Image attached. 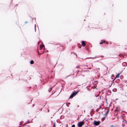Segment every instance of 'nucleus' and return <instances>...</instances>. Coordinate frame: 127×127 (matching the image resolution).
<instances>
[{"label": "nucleus", "mask_w": 127, "mask_h": 127, "mask_svg": "<svg viewBox=\"0 0 127 127\" xmlns=\"http://www.w3.org/2000/svg\"><path fill=\"white\" fill-rule=\"evenodd\" d=\"M62 48H63V46L60 44H57L55 46V49L57 50L60 49Z\"/></svg>", "instance_id": "f257e3e1"}, {"label": "nucleus", "mask_w": 127, "mask_h": 127, "mask_svg": "<svg viewBox=\"0 0 127 127\" xmlns=\"http://www.w3.org/2000/svg\"><path fill=\"white\" fill-rule=\"evenodd\" d=\"M84 124V123L83 122H79L77 125L78 127H81Z\"/></svg>", "instance_id": "f03ea898"}, {"label": "nucleus", "mask_w": 127, "mask_h": 127, "mask_svg": "<svg viewBox=\"0 0 127 127\" xmlns=\"http://www.w3.org/2000/svg\"><path fill=\"white\" fill-rule=\"evenodd\" d=\"M78 92H75L72 93L70 96V98H72Z\"/></svg>", "instance_id": "7ed1b4c3"}, {"label": "nucleus", "mask_w": 127, "mask_h": 127, "mask_svg": "<svg viewBox=\"0 0 127 127\" xmlns=\"http://www.w3.org/2000/svg\"><path fill=\"white\" fill-rule=\"evenodd\" d=\"M100 124V122L99 121H95L94 124L96 126H97L98 125Z\"/></svg>", "instance_id": "20e7f679"}, {"label": "nucleus", "mask_w": 127, "mask_h": 127, "mask_svg": "<svg viewBox=\"0 0 127 127\" xmlns=\"http://www.w3.org/2000/svg\"><path fill=\"white\" fill-rule=\"evenodd\" d=\"M81 44L82 46L83 47L85 46L86 45L85 42L84 41H82Z\"/></svg>", "instance_id": "39448f33"}, {"label": "nucleus", "mask_w": 127, "mask_h": 127, "mask_svg": "<svg viewBox=\"0 0 127 127\" xmlns=\"http://www.w3.org/2000/svg\"><path fill=\"white\" fill-rule=\"evenodd\" d=\"M120 74H118L116 76L115 78L114 79V80H115V79L117 78H119L120 76Z\"/></svg>", "instance_id": "423d86ee"}, {"label": "nucleus", "mask_w": 127, "mask_h": 127, "mask_svg": "<svg viewBox=\"0 0 127 127\" xmlns=\"http://www.w3.org/2000/svg\"><path fill=\"white\" fill-rule=\"evenodd\" d=\"M44 45L43 44H41L39 46L40 47L42 48L44 47Z\"/></svg>", "instance_id": "0eeeda50"}, {"label": "nucleus", "mask_w": 127, "mask_h": 127, "mask_svg": "<svg viewBox=\"0 0 127 127\" xmlns=\"http://www.w3.org/2000/svg\"><path fill=\"white\" fill-rule=\"evenodd\" d=\"M105 40H103L101 42H100L99 43L100 44H103V43H105Z\"/></svg>", "instance_id": "6e6552de"}, {"label": "nucleus", "mask_w": 127, "mask_h": 127, "mask_svg": "<svg viewBox=\"0 0 127 127\" xmlns=\"http://www.w3.org/2000/svg\"><path fill=\"white\" fill-rule=\"evenodd\" d=\"M34 63V62L32 60L30 61V63L31 64H33Z\"/></svg>", "instance_id": "1a4fd4ad"}, {"label": "nucleus", "mask_w": 127, "mask_h": 127, "mask_svg": "<svg viewBox=\"0 0 127 127\" xmlns=\"http://www.w3.org/2000/svg\"><path fill=\"white\" fill-rule=\"evenodd\" d=\"M109 111L108 110L107 111H106V114H105L106 115L108 114V113L109 112Z\"/></svg>", "instance_id": "9d476101"}, {"label": "nucleus", "mask_w": 127, "mask_h": 127, "mask_svg": "<svg viewBox=\"0 0 127 127\" xmlns=\"http://www.w3.org/2000/svg\"><path fill=\"white\" fill-rule=\"evenodd\" d=\"M55 124H56L55 123V122L54 124L53 127H56Z\"/></svg>", "instance_id": "9b49d317"}, {"label": "nucleus", "mask_w": 127, "mask_h": 127, "mask_svg": "<svg viewBox=\"0 0 127 127\" xmlns=\"http://www.w3.org/2000/svg\"><path fill=\"white\" fill-rule=\"evenodd\" d=\"M30 123V122L29 121H28V122H26V123H25V124H24V125H25L26 124L28 123Z\"/></svg>", "instance_id": "f8f14e48"}, {"label": "nucleus", "mask_w": 127, "mask_h": 127, "mask_svg": "<svg viewBox=\"0 0 127 127\" xmlns=\"http://www.w3.org/2000/svg\"><path fill=\"white\" fill-rule=\"evenodd\" d=\"M71 127H75V125H72Z\"/></svg>", "instance_id": "ddd939ff"}, {"label": "nucleus", "mask_w": 127, "mask_h": 127, "mask_svg": "<svg viewBox=\"0 0 127 127\" xmlns=\"http://www.w3.org/2000/svg\"><path fill=\"white\" fill-rule=\"evenodd\" d=\"M106 44H108V43L107 42H105Z\"/></svg>", "instance_id": "4468645a"}, {"label": "nucleus", "mask_w": 127, "mask_h": 127, "mask_svg": "<svg viewBox=\"0 0 127 127\" xmlns=\"http://www.w3.org/2000/svg\"><path fill=\"white\" fill-rule=\"evenodd\" d=\"M110 127H114L113 125L111 126Z\"/></svg>", "instance_id": "2eb2a0df"}, {"label": "nucleus", "mask_w": 127, "mask_h": 127, "mask_svg": "<svg viewBox=\"0 0 127 127\" xmlns=\"http://www.w3.org/2000/svg\"><path fill=\"white\" fill-rule=\"evenodd\" d=\"M38 54H42L41 53L40 54L38 51Z\"/></svg>", "instance_id": "dca6fc26"}, {"label": "nucleus", "mask_w": 127, "mask_h": 127, "mask_svg": "<svg viewBox=\"0 0 127 127\" xmlns=\"http://www.w3.org/2000/svg\"><path fill=\"white\" fill-rule=\"evenodd\" d=\"M42 49V48H41V47H40V49H39V50H41V49Z\"/></svg>", "instance_id": "f3484780"}, {"label": "nucleus", "mask_w": 127, "mask_h": 127, "mask_svg": "<svg viewBox=\"0 0 127 127\" xmlns=\"http://www.w3.org/2000/svg\"><path fill=\"white\" fill-rule=\"evenodd\" d=\"M27 23V22H25V23Z\"/></svg>", "instance_id": "a211bd4d"}, {"label": "nucleus", "mask_w": 127, "mask_h": 127, "mask_svg": "<svg viewBox=\"0 0 127 127\" xmlns=\"http://www.w3.org/2000/svg\"><path fill=\"white\" fill-rule=\"evenodd\" d=\"M44 53V51L43 52V53H42V54H43V53Z\"/></svg>", "instance_id": "6ab92c4d"}, {"label": "nucleus", "mask_w": 127, "mask_h": 127, "mask_svg": "<svg viewBox=\"0 0 127 127\" xmlns=\"http://www.w3.org/2000/svg\"><path fill=\"white\" fill-rule=\"evenodd\" d=\"M79 48H81V47H79Z\"/></svg>", "instance_id": "aec40b11"}, {"label": "nucleus", "mask_w": 127, "mask_h": 127, "mask_svg": "<svg viewBox=\"0 0 127 127\" xmlns=\"http://www.w3.org/2000/svg\"><path fill=\"white\" fill-rule=\"evenodd\" d=\"M121 73H120V74H121Z\"/></svg>", "instance_id": "412c9836"}, {"label": "nucleus", "mask_w": 127, "mask_h": 127, "mask_svg": "<svg viewBox=\"0 0 127 127\" xmlns=\"http://www.w3.org/2000/svg\"><path fill=\"white\" fill-rule=\"evenodd\" d=\"M121 73H120V74H121Z\"/></svg>", "instance_id": "4be33fe9"}]
</instances>
